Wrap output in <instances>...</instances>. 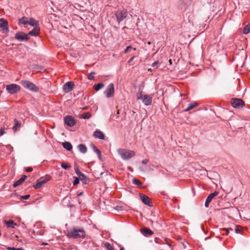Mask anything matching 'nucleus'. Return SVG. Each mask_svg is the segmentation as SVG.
<instances>
[{"label":"nucleus","instance_id":"obj_1","mask_svg":"<svg viewBox=\"0 0 250 250\" xmlns=\"http://www.w3.org/2000/svg\"><path fill=\"white\" fill-rule=\"evenodd\" d=\"M66 235L69 238L79 239L85 237V232L82 228H73L66 231Z\"/></svg>","mask_w":250,"mask_h":250},{"label":"nucleus","instance_id":"obj_2","mask_svg":"<svg viewBox=\"0 0 250 250\" xmlns=\"http://www.w3.org/2000/svg\"><path fill=\"white\" fill-rule=\"evenodd\" d=\"M118 153L124 160H128L135 155L134 151L125 149L119 148L117 150Z\"/></svg>","mask_w":250,"mask_h":250},{"label":"nucleus","instance_id":"obj_3","mask_svg":"<svg viewBox=\"0 0 250 250\" xmlns=\"http://www.w3.org/2000/svg\"><path fill=\"white\" fill-rule=\"evenodd\" d=\"M21 84L24 88L32 92H37L39 90V87L30 81L22 80L21 81Z\"/></svg>","mask_w":250,"mask_h":250},{"label":"nucleus","instance_id":"obj_4","mask_svg":"<svg viewBox=\"0 0 250 250\" xmlns=\"http://www.w3.org/2000/svg\"><path fill=\"white\" fill-rule=\"evenodd\" d=\"M137 100H141L144 104L146 105H150L151 104L152 101V97L149 95H143L142 92L137 94Z\"/></svg>","mask_w":250,"mask_h":250},{"label":"nucleus","instance_id":"obj_5","mask_svg":"<svg viewBox=\"0 0 250 250\" xmlns=\"http://www.w3.org/2000/svg\"><path fill=\"white\" fill-rule=\"evenodd\" d=\"M114 85L113 83H109L105 90L104 92V94L107 98H110L113 97L114 94Z\"/></svg>","mask_w":250,"mask_h":250},{"label":"nucleus","instance_id":"obj_6","mask_svg":"<svg viewBox=\"0 0 250 250\" xmlns=\"http://www.w3.org/2000/svg\"><path fill=\"white\" fill-rule=\"evenodd\" d=\"M6 89L8 93L10 94H14L20 90L21 87L19 85L16 84L12 83L7 85L6 86Z\"/></svg>","mask_w":250,"mask_h":250},{"label":"nucleus","instance_id":"obj_7","mask_svg":"<svg viewBox=\"0 0 250 250\" xmlns=\"http://www.w3.org/2000/svg\"><path fill=\"white\" fill-rule=\"evenodd\" d=\"M51 177L49 175H46L43 177H42L38 181L37 183L33 186V188L35 189H38L40 188L42 185L46 183V182L50 180Z\"/></svg>","mask_w":250,"mask_h":250},{"label":"nucleus","instance_id":"obj_8","mask_svg":"<svg viewBox=\"0 0 250 250\" xmlns=\"http://www.w3.org/2000/svg\"><path fill=\"white\" fill-rule=\"evenodd\" d=\"M127 13L125 10L118 11L115 13V16L118 23L123 21L127 16Z\"/></svg>","mask_w":250,"mask_h":250},{"label":"nucleus","instance_id":"obj_9","mask_svg":"<svg viewBox=\"0 0 250 250\" xmlns=\"http://www.w3.org/2000/svg\"><path fill=\"white\" fill-rule=\"evenodd\" d=\"M15 38L18 41L22 42L23 41H28L29 39L28 35L23 32H17L15 35Z\"/></svg>","mask_w":250,"mask_h":250},{"label":"nucleus","instance_id":"obj_10","mask_svg":"<svg viewBox=\"0 0 250 250\" xmlns=\"http://www.w3.org/2000/svg\"><path fill=\"white\" fill-rule=\"evenodd\" d=\"M231 105L234 108H239L243 107L245 105V103L241 99H234L232 100Z\"/></svg>","mask_w":250,"mask_h":250},{"label":"nucleus","instance_id":"obj_11","mask_svg":"<svg viewBox=\"0 0 250 250\" xmlns=\"http://www.w3.org/2000/svg\"><path fill=\"white\" fill-rule=\"evenodd\" d=\"M65 124L69 127L73 126L75 125L76 122L75 119L71 116L67 115L64 119Z\"/></svg>","mask_w":250,"mask_h":250},{"label":"nucleus","instance_id":"obj_12","mask_svg":"<svg viewBox=\"0 0 250 250\" xmlns=\"http://www.w3.org/2000/svg\"><path fill=\"white\" fill-rule=\"evenodd\" d=\"M0 28L2 29V32L4 34H7L9 32L8 22L4 19H0Z\"/></svg>","mask_w":250,"mask_h":250},{"label":"nucleus","instance_id":"obj_13","mask_svg":"<svg viewBox=\"0 0 250 250\" xmlns=\"http://www.w3.org/2000/svg\"><path fill=\"white\" fill-rule=\"evenodd\" d=\"M75 84L72 82H67L62 86V90L65 93H69L72 90Z\"/></svg>","mask_w":250,"mask_h":250},{"label":"nucleus","instance_id":"obj_14","mask_svg":"<svg viewBox=\"0 0 250 250\" xmlns=\"http://www.w3.org/2000/svg\"><path fill=\"white\" fill-rule=\"evenodd\" d=\"M140 196L142 201L145 205L148 207H151L152 206V203L150 202V199L147 196L140 193Z\"/></svg>","mask_w":250,"mask_h":250},{"label":"nucleus","instance_id":"obj_15","mask_svg":"<svg viewBox=\"0 0 250 250\" xmlns=\"http://www.w3.org/2000/svg\"><path fill=\"white\" fill-rule=\"evenodd\" d=\"M219 194V192L218 191H214L213 193H210L207 198L205 206L206 208H208L209 206V204L210 203L212 199L216 196L218 195Z\"/></svg>","mask_w":250,"mask_h":250},{"label":"nucleus","instance_id":"obj_16","mask_svg":"<svg viewBox=\"0 0 250 250\" xmlns=\"http://www.w3.org/2000/svg\"><path fill=\"white\" fill-rule=\"evenodd\" d=\"M93 136L97 139H99L101 140L104 139V135L102 131L99 130H97L93 133Z\"/></svg>","mask_w":250,"mask_h":250},{"label":"nucleus","instance_id":"obj_17","mask_svg":"<svg viewBox=\"0 0 250 250\" xmlns=\"http://www.w3.org/2000/svg\"><path fill=\"white\" fill-rule=\"evenodd\" d=\"M40 29L39 27H34V29L29 31L27 35L36 37L39 35L40 33Z\"/></svg>","mask_w":250,"mask_h":250},{"label":"nucleus","instance_id":"obj_18","mask_svg":"<svg viewBox=\"0 0 250 250\" xmlns=\"http://www.w3.org/2000/svg\"><path fill=\"white\" fill-rule=\"evenodd\" d=\"M141 232H142V234L145 236H146V237H148L150 235H151L154 233V232L152 230H151L150 229H149L146 228H143L141 230Z\"/></svg>","mask_w":250,"mask_h":250},{"label":"nucleus","instance_id":"obj_19","mask_svg":"<svg viewBox=\"0 0 250 250\" xmlns=\"http://www.w3.org/2000/svg\"><path fill=\"white\" fill-rule=\"evenodd\" d=\"M29 20H30V18L23 17L22 18L19 19V24H22L25 26L26 25H28V24H29Z\"/></svg>","mask_w":250,"mask_h":250},{"label":"nucleus","instance_id":"obj_20","mask_svg":"<svg viewBox=\"0 0 250 250\" xmlns=\"http://www.w3.org/2000/svg\"><path fill=\"white\" fill-rule=\"evenodd\" d=\"M29 25L34 27H39V22L33 18H30Z\"/></svg>","mask_w":250,"mask_h":250},{"label":"nucleus","instance_id":"obj_21","mask_svg":"<svg viewBox=\"0 0 250 250\" xmlns=\"http://www.w3.org/2000/svg\"><path fill=\"white\" fill-rule=\"evenodd\" d=\"M4 222L8 228L14 229L15 228V226H17V224L14 223V222L12 220L5 221Z\"/></svg>","mask_w":250,"mask_h":250},{"label":"nucleus","instance_id":"obj_22","mask_svg":"<svg viewBox=\"0 0 250 250\" xmlns=\"http://www.w3.org/2000/svg\"><path fill=\"white\" fill-rule=\"evenodd\" d=\"M62 145L65 149L68 151H70L72 149V145L68 142H64L62 143Z\"/></svg>","mask_w":250,"mask_h":250},{"label":"nucleus","instance_id":"obj_23","mask_svg":"<svg viewBox=\"0 0 250 250\" xmlns=\"http://www.w3.org/2000/svg\"><path fill=\"white\" fill-rule=\"evenodd\" d=\"M78 150L82 153H85L87 151V148L83 144H80L78 146Z\"/></svg>","mask_w":250,"mask_h":250},{"label":"nucleus","instance_id":"obj_24","mask_svg":"<svg viewBox=\"0 0 250 250\" xmlns=\"http://www.w3.org/2000/svg\"><path fill=\"white\" fill-rule=\"evenodd\" d=\"M197 106L198 104L196 103H191L188 105V107L184 110V111L188 112Z\"/></svg>","mask_w":250,"mask_h":250},{"label":"nucleus","instance_id":"obj_25","mask_svg":"<svg viewBox=\"0 0 250 250\" xmlns=\"http://www.w3.org/2000/svg\"><path fill=\"white\" fill-rule=\"evenodd\" d=\"M80 179L84 184H87L90 181L89 179L87 178L84 174L80 177Z\"/></svg>","mask_w":250,"mask_h":250},{"label":"nucleus","instance_id":"obj_26","mask_svg":"<svg viewBox=\"0 0 250 250\" xmlns=\"http://www.w3.org/2000/svg\"><path fill=\"white\" fill-rule=\"evenodd\" d=\"M92 148L93 150L97 154L98 158L101 159V153L100 150L98 149L97 147L94 145H92Z\"/></svg>","mask_w":250,"mask_h":250},{"label":"nucleus","instance_id":"obj_27","mask_svg":"<svg viewBox=\"0 0 250 250\" xmlns=\"http://www.w3.org/2000/svg\"><path fill=\"white\" fill-rule=\"evenodd\" d=\"M14 122L15 125L13 127V130L14 132H16L17 131L18 128L20 127L21 124L17 119H14Z\"/></svg>","mask_w":250,"mask_h":250},{"label":"nucleus","instance_id":"obj_28","mask_svg":"<svg viewBox=\"0 0 250 250\" xmlns=\"http://www.w3.org/2000/svg\"><path fill=\"white\" fill-rule=\"evenodd\" d=\"M91 115V113L89 112H85L83 114L81 115V117H80V118H83L84 119H88L90 118Z\"/></svg>","mask_w":250,"mask_h":250},{"label":"nucleus","instance_id":"obj_29","mask_svg":"<svg viewBox=\"0 0 250 250\" xmlns=\"http://www.w3.org/2000/svg\"><path fill=\"white\" fill-rule=\"evenodd\" d=\"M104 86V84L103 83H98L95 85L94 89L96 91H98Z\"/></svg>","mask_w":250,"mask_h":250},{"label":"nucleus","instance_id":"obj_30","mask_svg":"<svg viewBox=\"0 0 250 250\" xmlns=\"http://www.w3.org/2000/svg\"><path fill=\"white\" fill-rule=\"evenodd\" d=\"M23 182L22 181V180L20 179L19 180L14 182V183L13 184V187L14 188H16L18 186L21 185Z\"/></svg>","mask_w":250,"mask_h":250},{"label":"nucleus","instance_id":"obj_31","mask_svg":"<svg viewBox=\"0 0 250 250\" xmlns=\"http://www.w3.org/2000/svg\"><path fill=\"white\" fill-rule=\"evenodd\" d=\"M132 182L133 184L137 185L139 187L142 186V183L139 180L136 178L133 179Z\"/></svg>","mask_w":250,"mask_h":250},{"label":"nucleus","instance_id":"obj_32","mask_svg":"<svg viewBox=\"0 0 250 250\" xmlns=\"http://www.w3.org/2000/svg\"><path fill=\"white\" fill-rule=\"evenodd\" d=\"M250 32V27L248 25L246 26L243 29V33L244 34H247Z\"/></svg>","mask_w":250,"mask_h":250},{"label":"nucleus","instance_id":"obj_33","mask_svg":"<svg viewBox=\"0 0 250 250\" xmlns=\"http://www.w3.org/2000/svg\"><path fill=\"white\" fill-rule=\"evenodd\" d=\"M104 246L107 248V249L108 250H114L113 247L108 242H106L104 244Z\"/></svg>","mask_w":250,"mask_h":250},{"label":"nucleus","instance_id":"obj_34","mask_svg":"<svg viewBox=\"0 0 250 250\" xmlns=\"http://www.w3.org/2000/svg\"><path fill=\"white\" fill-rule=\"evenodd\" d=\"M131 50H135L136 48L132 47L131 46H128L125 50V53H127L131 51Z\"/></svg>","mask_w":250,"mask_h":250},{"label":"nucleus","instance_id":"obj_35","mask_svg":"<svg viewBox=\"0 0 250 250\" xmlns=\"http://www.w3.org/2000/svg\"><path fill=\"white\" fill-rule=\"evenodd\" d=\"M75 172L76 173V174L78 176H79L80 177H81L82 176V175L83 174V173H82L79 170V168L76 167H75Z\"/></svg>","mask_w":250,"mask_h":250},{"label":"nucleus","instance_id":"obj_36","mask_svg":"<svg viewBox=\"0 0 250 250\" xmlns=\"http://www.w3.org/2000/svg\"><path fill=\"white\" fill-rule=\"evenodd\" d=\"M73 178L74 179L73 182V185H78L79 183L80 179H79V178L76 177H74Z\"/></svg>","mask_w":250,"mask_h":250},{"label":"nucleus","instance_id":"obj_37","mask_svg":"<svg viewBox=\"0 0 250 250\" xmlns=\"http://www.w3.org/2000/svg\"><path fill=\"white\" fill-rule=\"evenodd\" d=\"M61 167L64 169H66L70 167H71L70 166L67 165V164L65 163H62L61 164Z\"/></svg>","mask_w":250,"mask_h":250},{"label":"nucleus","instance_id":"obj_38","mask_svg":"<svg viewBox=\"0 0 250 250\" xmlns=\"http://www.w3.org/2000/svg\"><path fill=\"white\" fill-rule=\"evenodd\" d=\"M95 74L94 72H92L88 75V79L90 80H92L94 79V75Z\"/></svg>","mask_w":250,"mask_h":250},{"label":"nucleus","instance_id":"obj_39","mask_svg":"<svg viewBox=\"0 0 250 250\" xmlns=\"http://www.w3.org/2000/svg\"><path fill=\"white\" fill-rule=\"evenodd\" d=\"M160 64V62L157 61H156L155 62H154L151 66L153 67H154V68H157V65L158 64Z\"/></svg>","mask_w":250,"mask_h":250},{"label":"nucleus","instance_id":"obj_40","mask_svg":"<svg viewBox=\"0 0 250 250\" xmlns=\"http://www.w3.org/2000/svg\"><path fill=\"white\" fill-rule=\"evenodd\" d=\"M7 249L9 250H23L22 248H16L14 247H8Z\"/></svg>","mask_w":250,"mask_h":250},{"label":"nucleus","instance_id":"obj_41","mask_svg":"<svg viewBox=\"0 0 250 250\" xmlns=\"http://www.w3.org/2000/svg\"><path fill=\"white\" fill-rule=\"evenodd\" d=\"M29 197H30V195L29 194H27V195L21 196V199H22V200H27Z\"/></svg>","mask_w":250,"mask_h":250},{"label":"nucleus","instance_id":"obj_42","mask_svg":"<svg viewBox=\"0 0 250 250\" xmlns=\"http://www.w3.org/2000/svg\"><path fill=\"white\" fill-rule=\"evenodd\" d=\"M235 231L236 233H240L241 229L238 226H236L235 228Z\"/></svg>","mask_w":250,"mask_h":250},{"label":"nucleus","instance_id":"obj_43","mask_svg":"<svg viewBox=\"0 0 250 250\" xmlns=\"http://www.w3.org/2000/svg\"><path fill=\"white\" fill-rule=\"evenodd\" d=\"M225 230H226L227 233L229 231H233V229L231 228H227V229H224Z\"/></svg>","mask_w":250,"mask_h":250},{"label":"nucleus","instance_id":"obj_44","mask_svg":"<svg viewBox=\"0 0 250 250\" xmlns=\"http://www.w3.org/2000/svg\"><path fill=\"white\" fill-rule=\"evenodd\" d=\"M148 162L147 159H144L142 161V163L144 165H146Z\"/></svg>","mask_w":250,"mask_h":250},{"label":"nucleus","instance_id":"obj_45","mask_svg":"<svg viewBox=\"0 0 250 250\" xmlns=\"http://www.w3.org/2000/svg\"><path fill=\"white\" fill-rule=\"evenodd\" d=\"M33 170V169L32 167H27L26 168V171L28 172H30Z\"/></svg>","mask_w":250,"mask_h":250},{"label":"nucleus","instance_id":"obj_46","mask_svg":"<svg viewBox=\"0 0 250 250\" xmlns=\"http://www.w3.org/2000/svg\"><path fill=\"white\" fill-rule=\"evenodd\" d=\"M27 176L26 175H23L20 179L22 180L23 182H24L26 179Z\"/></svg>","mask_w":250,"mask_h":250},{"label":"nucleus","instance_id":"obj_47","mask_svg":"<svg viewBox=\"0 0 250 250\" xmlns=\"http://www.w3.org/2000/svg\"><path fill=\"white\" fill-rule=\"evenodd\" d=\"M134 58H135V56H133V57H132L129 59V60L128 61V63H130L131 62H132L134 60Z\"/></svg>","mask_w":250,"mask_h":250},{"label":"nucleus","instance_id":"obj_48","mask_svg":"<svg viewBox=\"0 0 250 250\" xmlns=\"http://www.w3.org/2000/svg\"><path fill=\"white\" fill-rule=\"evenodd\" d=\"M5 133L3 129H1L0 131V135H2Z\"/></svg>","mask_w":250,"mask_h":250},{"label":"nucleus","instance_id":"obj_49","mask_svg":"<svg viewBox=\"0 0 250 250\" xmlns=\"http://www.w3.org/2000/svg\"><path fill=\"white\" fill-rule=\"evenodd\" d=\"M128 169L129 170H130V171H132V168H131V167H129L128 168Z\"/></svg>","mask_w":250,"mask_h":250},{"label":"nucleus","instance_id":"obj_50","mask_svg":"<svg viewBox=\"0 0 250 250\" xmlns=\"http://www.w3.org/2000/svg\"><path fill=\"white\" fill-rule=\"evenodd\" d=\"M124 250V248L123 247H122L121 248H120V250Z\"/></svg>","mask_w":250,"mask_h":250},{"label":"nucleus","instance_id":"obj_51","mask_svg":"<svg viewBox=\"0 0 250 250\" xmlns=\"http://www.w3.org/2000/svg\"><path fill=\"white\" fill-rule=\"evenodd\" d=\"M82 194V193H80L79 195H81Z\"/></svg>","mask_w":250,"mask_h":250}]
</instances>
